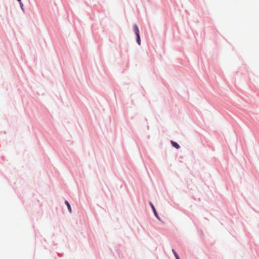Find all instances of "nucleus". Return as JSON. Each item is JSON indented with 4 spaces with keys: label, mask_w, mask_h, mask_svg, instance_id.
<instances>
[{
    "label": "nucleus",
    "mask_w": 259,
    "mask_h": 259,
    "mask_svg": "<svg viewBox=\"0 0 259 259\" xmlns=\"http://www.w3.org/2000/svg\"><path fill=\"white\" fill-rule=\"evenodd\" d=\"M134 29L136 35H140L139 30L137 24L134 25Z\"/></svg>",
    "instance_id": "1"
},
{
    "label": "nucleus",
    "mask_w": 259,
    "mask_h": 259,
    "mask_svg": "<svg viewBox=\"0 0 259 259\" xmlns=\"http://www.w3.org/2000/svg\"><path fill=\"white\" fill-rule=\"evenodd\" d=\"M171 144L172 145V146H174L176 149H179L180 148L179 145L177 143L173 141H171Z\"/></svg>",
    "instance_id": "2"
},
{
    "label": "nucleus",
    "mask_w": 259,
    "mask_h": 259,
    "mask_svg": "<svg viewBox=\"0 0 259 259\" xmlns=\"http://www.w3.org/2000/svg\"><path fill=\"white\" fill-rule=\"evenodd\" d=\"M65 204H66V205H67V206L68 207L69 211L70 212H71V208L70 204L69 203V202L67 200H66L65 201Z\"/></svg>",
    "instance_id": "3"
},
{
    "label": "nucleus",
    "mask_w": 259,
    "mask_h": 259,
    "mask_svg": "<svg viewBox=\"0 0 259 259\" xmlns=\"http://www.w3.org/2000/svg\"><path fill=\"white\" fill-rule=\"evenodd\" d=\"M150 205H151V207L152 208V209H153V211L154 212L155 215L157 217V218H158L157 213V212L156 211L155 208L154 207L153 204L152 203H150Z\"/></svg>",
    "instance_id": "4"
},
{
    "label": "nucleus",
    "mask_w": 259,
    "mask_h": 259,
    "mask_svg": "<svg viewBox=\"0 0 259 259\" xmlns=\"http://www.w3.org/2000/svg\"><path fill=\"white\" fill-rule=\"evenodd\" d=\"M137 42L139 45H140L141 40H140V35H137Z\"/></svg>",
    "instance_id": "5"
},
{
    "label": "nucleus",
    "mask_w": 259,
    "mask_h": 259,
    "mask_svg": "<svg viewBox=\"0 0 259 259\" xmlns=\"http://www.w3.org/2000/svg\"><path fill=\"white\" fill-rule=\"evenodd\" d=\"M172 252L174 253V254L175 255V256H176V255H178V254L176 253V252L175 251V250H174V249H172Z\"/></svg>",
    "instance_id": "6"
},
{
    "label": "nucleus",
    "mask_w": 259,
    "mask_h": 259,
    "mask_svg": "<svg viewBox=\"0 0 259 259\" xmlns=\"http://www.w3.org/2000/svg\"><path fill=\"white\" fill-rule=\"evenodd\" d=\"M20 6H21V8L23 9V4L20 2Z\"/></svg>",
    "instance_id": "7"
},
{
    "label": "nucleus",
    "mask_w": 259,
    "mask_h": 259,
    "mask_svg": "<svg viewBox=\"0 0 259 259\" xmlns=\"http://www.w3.org/2000/svg\"><path fill=\"white\" fill-rule=\"evenodd\" d=\"M176 259H180V258H179V257L178 255H176Z\"/></svg>",
    "instance_id": "8"
},
{
    "label": "nucleus",
    "mask_w": 259,
    "mask_h": 259,
    "mask_svg": "<svg viewBox=\"0 0 259 259\" xmlns=\"http://www.w3.org/2000/svg\"><path fill=\"white\" fill-rule=\"evenodd\" d=\"M18 2H20L21 0H17Z\"/></svg>",
    "instance_id": "9"
}]
</instances>
